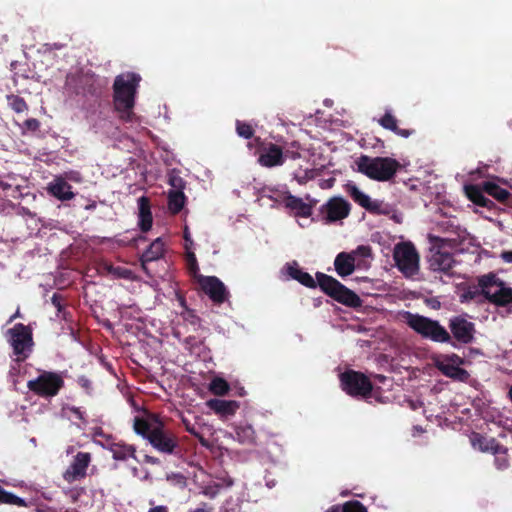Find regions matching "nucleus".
<instances>
[{
  "label": "nucleus",
  "mask_w": 512,
  "mask_h": 512,
  "mask_svg": "<svg viewBox=\"0 0 512 512\" xmlns=\"http://www.w3.org/2000/svg\"><path fill=\"white\" fill-rule=\"evenodd\" d=\"M345 190L348 193V195L353 199V201L356 202L359 206H361L365 210L369 208L371 198L367 194L362 192L355 184H346Z\"/></svg>",
  "instance_id": "cd10ccee"
},
{
  "label": "nucleus",
  "mask_w": 512,
  "mask_h": 512,
  "mask_svg": "<svg viewBox=\"0 0 512 512\" xmlns=\"http://www.w3.org/2000/svg\"><path fill=\"white\" fill-rule=\"evenodd\" d=\"M51 303L57 309L58 314L64 310L63 297L60 294L54 293L51 297Z\"/></svg>",
  "instance_id": "37998d69"
},
{
  "label": "nucleus",
  "mask_w": 512,
  "mask_h": 512,
  "mask_svg": "<svg viewBox=\"0 0 512 512\" xmlns=\"http://www.w3.org/2000/svg\"><path fill=\"white\" fill-rule=\"evenodd\" d=\"M428 262L431 270L442 272L450 277L454 275L453 268L456 260L452 253L436 250L431 254Z\"/></svg>",
  "instance_id": "f3484780"
},
{
  "label": "nucleus",
  "mask_w": 512,
  "mask_h": 512,
  "mask_svg": "<svg viewBox=\"0 0 512 512\" xmlns=\"http://www.w3.org/2000/svg\"><path fill=\"white\" fill-rule=\"evenodd\" d=\"M168 184L173 188L171 191H183L185 189L186 182L179 173L172 171L168 175Z\"/></svg>",
  "instance_id": "4c0bfd02"
},
{
  "label": "nucleus",
  "mask_w": 512,
  "mask_h": 512,
  "mask_svg": "<svg viewBox=\"0 0 512 512\" xmlns=\"http://www.w3.org/2000/svg\"><path fill=\"white\" fill-rule=\"evenodd\" d=\"M165 243L161 237L156 238L148 248L142 253L140 257V263L142 269L148 273L147 265L150 262L157 261L164 256Z\"/></svg>",
  "instance_id": "a211bd4d"
},
{
  "label": "nucleus",
  "mask_w": 512,
  "mask_h": 512,
  "mask_svg": "<svg viewBox=\"0 0 512 512\" xmlns=\"http://www.w3.org/2000/svg\"><path fill=\"white\" fill-rule=\"evenodd\" d=\"M186 196L183 191L168 192V209L172 214H178L184 208Z\"/></svg>",
  "instance_id": "c85d7f7f"
},
{
  "label": "nucleus",
  "mask_w": 512,
  "mask_h": 512,
  "mask_svg": "<svg viewBox=\"0 0 512 512\" xmlns=\"http://www.w3.org/2000/svg\"><path fill=\"white\" fill-rule=\"evenodd\" d=\"M448 327L450 330L451 341L446 342L454 348L460 345L471 344L475 339V324L464 316H454L449 319Z\"/></svg>",
  "instance_id": "9d476101"
},
{
  "label": "nucleus",
  "mask_w": 512,
  "mask_h": 512,
  "mask_svg": "<svg viewBox=\"0 0 512 512\" xmlns=\"http://www.w3.org/2000/svg\"><path fill=\"white\" fill-rule=\"evenodd\" d=\"M482 291L483 288L479 287L478 283L477 286L468 287L460 296L461 302L473 301L477 304H483L486 300H484V293Z\"/></svg>",
  "instance_id": "7c9ffc66"
},
{
  "label": "nucleus",
  "mask_w": 512,
  "mask_h": 512,
  "mask_svg": "<svg viewBox=\"0 0 512 512\" xmlns=\"http://www.w3.org/2000/svg\"><path fill=\"white\" fill-rule=\"evenodd\" d=\"M403 318L405 323L423 339L435 343L451 341L449 331L438 320L409 311L403 314Z\"/></svg>",
  "instance_id": "39448f33"
},
{
  "label": "nucleus",
  "mask_w": 512,
  "mask_h": 512,
  "mask_svg": "<svg viewBox=\"0 0 512 512\" xmlns=\"http://www.w3.org/2000/svg\"><path fill=\"white\" fill-rule=\"evenodd\" d=\"M355 163L358 172L379 182L391 180L401 168V164L391 157L361 155Z\"/></svg>",
  "instance_id": "20e7f679"
},
{
  "label": "nucleus",
  "mask_w": 512,
  "mask_h": 512,
  "mask_svg": "<svg viewBox=\"0 0 512 512\" xmlns=\"http://www.w3.org/2000/svg\"><path fill=\"white\" fill-rule=\"evenodd\" d=\"M353 256H360L363 258L372 257V248L369 245H359L355 250H353Z\"/></svg>",
  "instance_id": "a19ab883"
},
{
  "label": "nucleus",
  "mask_w": 512,
  "mask_h": 512,
  "mask_svg": "<svg viewBox=\"0 0 512 512\" xmlns=\"http://www.w3.org/2000/svg\"><path fill=\"white\" fill-rule=\"evenodd\" d=\"M485 193L483 183L481 185L470 184L465 186V194L471 202L477 206L490 209L493 202L485 196Z\"/></svg>",
  "instance_id": "4be33fe9"
},
{
  "label": "nucleus",
  "mask_w": 512,
  "mask_h": 512,
  "mask_svg": "<svg viewBox=\"0 0 512 512\" xmlns=\"http://www.w3.org/2000/svg\"><path fill=\"white\" fill-rule=\"evenodd\" d=\"M183 238L185 240V249L188 250L193 245V240L191 238L189 228L185 226L183 231Z\"/></svg>",
  "instance_id": "49530a36"
},
{
  "label": "nucleus",
  "mask_w": 512,
  "mask_h": 512,
  "mask_svg": "<svg viewBox=\"0 0 512 512\" xmlns=\"http://www.w3.org/2000/svg\"><path fill=\"white\" fill-rule=\"evenodd\" d=\"M445 361L447 363L453 364V365H461L463 364V359L458 356L457 354H451L445 357Z\"/></svg>",
  "instance_id": "a18cd8bd"
},
{
  "label": "nucleus",
  "mask_w": 512,
  "mask_h": 512,
  "mask_svg": "<svg viewBox=\"0 0 512 512\" xmlns=\"http://www.w3.org/2000/svg\"><path fill=\"white\" fill-rule=\"evenodd\" d=\"M65 88L75 95H97L99 87L94 73L77 71L66 76Z\"/></svg>",
  "instance_id": "9b49d317"
},
{
  "label": "nucleus",
  "mask_w": 512,
  "mask_h": 512,
  "mask_svg": "<svg viewBox=\"0 0 512 512\" xmlns=\"http://www.w3.org/2000/svg\"><path fill=\"white\" fill-rule=\"evenodd\" d=\"M343 511V505H333L329 509H327L326 512H342Z\"/></svg>",
  "instance_id": "6e6d98bb"
},
{
  "label": "nucleus",
  "mask_w": 512,
  "mask_h": 512,
  "mask_svg": "<svg viewBox=\"0 0 512 512\" xmlns=\"http://www.w3.org/2000/svg\"><path fill=\"white\" fill-rule=\"evenodd\" d=\"M0 504L16 505L18 507L27 506V503L23 498H20L17 495L6 491L1 486H0Z\"/></svg>",
  "instance_id": "72a5a7b5"
},
{
  "label": "nucleus",
  "mask_w": 512,
  "mask_h": 512,
  "mask_svg": "<svg viewBox=\"0 0 512 512\" xmlns=\"http://www.w3.org/2000/svg\"><path fill=\"white\" fill-rule=\"evenodd\" d=\"M207 405L215 413L222 416L233 415L239 408V404L233 400L211 399L207 402Z\"/></svg>",
  "instance_id": "393cba45"
},
{
  "label": "nucleus",
  "mask_w": 512,
  "mask_h": 512,
  "mask_svg": "<svg viewBox=\"0 0 512 512\" xmlns=\"http://www.w3.org/2000/svg\"><path fill=\"white\" fill-rule=\"evenodd\" d=\"M148 512H168V508L166 506L160 505L150 508Z\"/></svg>",
  "instance_id": "5fc2aeb1"
},
{
  "label": "nucleus",
  "mask_w": 512,
  "mask_h": 512,
  "mask_svg": "<svg viewBox=\"0 0 512 512\" xmlns=\"http://www.w3.org/2000/svg\"><path fill=\"white\" fill-rule=\"evenodd\" d=\"M255 145L259 148L258 163L266 168L281 166L285 162V155L280 146L274 143H265L260 137L254 138Z\"/></svg>",
  "instance_id": "ddd939ff"
},
{
  "label": "nucleus",
  "mask_w": 512,
  "mask_h": 512,
  "mask_svg": "<svg viewBox=\"0 0 512 512\" xmlns=\"http://www.w3.org/2000/svg\"><path fill=\"white\" fill-rule=\"evenodd\" d=\"M141 76L134 72H126L115 77L113 83L114 108L124 121H130L135 106V97Z\"/></svg>",
  "instance_id": "7ed1b4c3"
},
{
  "label": "nucleus",
  "mask_w": 512,
  "mask_h": 512,
  "mask_svg": "<svg viewBox=\"0 0 512 512\" xmlns=\"http://www.w3.org/2000/svg\"><path fill=\"white\" fill-rule=\"evenodd\" d=\"M366 210L371 214L385 215V216L391 214L394 211L393 207L390 204L385 203L382 200H377V199H375V200L371 199L369 208H367Z\"/></svg>",
  "instance_id": "473e14b6"
},
{
  "label": "nucleus",
  "mask_w": 512,
  "mask_h": 512,
  "mask_svg": "<svg viewBox=\"0 0 512 512\" xmlns=\"http://www.w3.org/2000/svg\"><path fill=\"white\" fill-rule=\"evenodd\" d=\"M19 316H20V314H19V311L17 310V311H16V313H15V314H13V315L10 317V319H9V321H8V322L10 323V322L14 321V320H15L17 317H19Z\"/></svg>",
  "instance_id": "bf43d9fd"
},
{
  "label": "nucleus",
  "mask_w": 512,
  "mask_h": 512,
  "mask_svg": "<svg viewBox=\"0 0 512 512\" xmlns=\"http://www.w3.org/2000/svg\"><path fill=\"white\" fill-rule=\"evenodd\" d=\"M203 493H204V495H206L210 498H214L218 494V486H215V487L208 486L204 489Z\"/></svg>",
  "instance_id": "de8ad7c7"
},
{
  "label": "nucleus",
  "mask_w": 512,
  "mask_h": 512,
  "mask_svg": "<svg viewBox=\"0 0 512 512\" xmlns=\"http://www.w3.org/2000/svg\"><path fill=\"white\" fill-rule=\"evenodd\" d=\"M199 284L203 292L216 304H222L228 299V291L224 283L216 276L199 277Z\"/></svg>",
  "instance_id": "dca6fc26"
},
{
  "label": "nucleus",
  "mask_w": 512,
  "mask_h": 512,
  "mask_svg": "<svg viewBox=\"0 0 512 512\" xmlns=\"http://www.w3.org/2000/svg\"><path fill=\"white\" fill-rule=\"evenodd\" d=\"M342 512H368L367 508L358 500H350L343 504Z\"/></svg>",
  "instance_id": "ea45409f"
},
{
  "label": "nucleus",
  "mask_w": 512,
  "mask_h": 512,
  "mask_svg": "<svg viewBox=\"0 0 512 512\" xmlns=\"http://www.w3.org/2000/svg\"><path fill=\"white\" fill-rule=\"evenodd\" d=\"M283 201L286 208L295 211L296 216L303 218H308L312 215L313 207L316 204V200H312L311 203H305L301 198L292 194L285 196Z\"/></svg>",
  "instance_id": "6ab92c4d"
},
{
  "label": "nucleus",
  "mask_w": 512,
  "mask_h": 512,
  "mask_svg": "<svg viewBox=\"0 0 512 512\" xmlns=\"http://www.w3.org/2000/svg\"><path fill=\"white\" fill-rule=\"evenodd\" d=\"M351 204L340 196H334L323 204L319 213L325 223L341 221L349 216Z\"/></svg>",
  "instance_id": "f8f14e48"
},
{
  "label": "nucleus",
  "mask_w": 512,
  "mask_h": 512,
  "mask_svg": "<svg viewBox=\"0 0 512 512\" xmlns=\"http://www.w3.org/2000/svg\"><path fill=\"white\" fill-rule=\"evenodd\" d=\"M138 226L144 233L151 230L153 225V216L151 212L150 199L146 196L138 198Z\"/></svg>",
  "instance_id": "aec40b11"
},
{
  "label": "nucleus",
  "mask_w": 512,
  "mask_h": 512,
  "mask_svg": "<svg viewBox=\"0 0 512 512\" xmlns=\"http://www.w3.org/2000/svg\"><path fill=\"white\" fill-rule=\"evenodd\" d=\"M51 195L61 201H68L74 198L75 194L72 191V186L64 179H57L48 187Z\"/></svg>",
  "instance_id": "5701e85b"
},
{
  "label": "nucleus",
  "mask_w": 512,
  "mask_h": 512,
  "mask_svg": "<svg viewBox=\"0 0 512 512\" xmlns=\"http://www.w3.org/2000/svg\"><path fill=\"white\" fill-rule=\"evenodd\" d=\"M22 128L31 132H36L40 128V122L36 118L26 119L23 122Z\"/></svg>",
  "instance_id": "79ce46f5"
},
{
  "label": "nucleus",
  "mask_w": 512,
  "mask_h": 512,
  "mask_svg": "<svg viewBox=\"0 0 512 512\" xmlns=\"http://www.w3.org/2000/svg\"><path fill=\"white\" fill-rule=\"evenodd\" d=\"M68 410L75 415L80 421L86 422L85 413L79 407H68Z\"/></svg>",
  "instance_id": "c03bdc74"
},
{
  "label": "nucleus",
  "mask_w": 512,
  "mask_h": 512,
  "mask_svg": "<svg viewBox=\"0 0 512 512\" xmlns=\"http://www.w3.org/2000/svg\"><path fill=\"white\" fill-rule=\"evenodd\" d=\"M483 189L489 196H492L501 203H507L508 200L512 197L511 193L507 189L502 188L498 184L491 181L483 182Z\"/></svg>",
  "instance_id": "a878e982"
},
{
  "label": "nucleus",
  "mask_w": 512,
  "mask_h": 512,
  "mask_svg": "<svg viewBox=\"0 0 512 512\" xmlns=\"http://www.w3.org/2000/svg\"><path fill=\"white\" fill-rule=\"evenodd\" d=\"M189 317H190L189 321H190L191 324H193V325H199L200 324L201 319L197 315H195L193 313H189Z\"/></svg>",
  "instance_id": "864d4df0"
},
{
  "label": "nucleus",
  "mask_w": 512,
  "mask_h": 512,
  "mask_svg": "<svg viewBox=\"0 0 512 512\" xmlns=\"http://www.w3.org/2000/svg\"><path fill=\"white\" fill-rule=\"evenodd\" d=\"M133 429L162 454L177 455L181 451L177 435L166 426L158 414L136 416L133 420Z\"/></svg>",
  "instance_id": "f03ea898"
},
{
  "label": "nucleus",
  "mask_w": 512,
  "mask_h": 512,
  "mask_svg": "<svg viewBox=\"0 0 512 512\" xmlns=\"http://www.w3.org/2000/svg\"><path fill=\"white\" fill-rule=\"evenodd\" d=\"M187 256H188V260H189V264H190V269H193V270L198 269L195 254L193 252H188Z\"/></svg>",
  "instance_id": "09e8293b"
},
{
  "label": "nucleus",
  "mask_w": 512,
  "mask_h": 512,
  "mask_svg": "<svg viewBox=\"0 0 512 512\" xmlns=\"http://www.w3.org/2000/svg\"><path fill=\"white\" fill-rule=\"evenodd\" d=\"M235 128L237 135L241 138L252 139L254 137V128L252 127L251 124L245 121L236 120Z\"/></svg>",
  "instance_id": "c9c22d12"
},
{
  "label": "nucleus",
  "mask_w": 512,
  "mask_h": 512,
  "mask_svg": "<svg viewBox=\"0 0 512 512\" xmlns=\"http://www.w3.org/2000/svg\"><path fill=\"white\" fill-rule=\"evenodd\" d=\"M209 390L214 395L224 396L229 392L230 386L225 379L216 377L210 382Z\"/></svg>",
  "instance_id": "f704fd0d"
},
{
  "label": "nucleus",
  "mask_w": 512,
  "mask_h": 512,
  "mask_svg": "<svg viewBox=\"0 0 512 512\" xmlns=\"http://www.w3.org/2000/svg\"><path fill=\"white\" fill-rule=\"evenodd\" d=\"M79 385L87 391L91 388V381L86 377H80L78 380Z\"/></svg>",
  "instance_id": "3c124183"
},
{
  "label": "nucleus",
  "mask_w": 512,
  "mask_h": 512,
  "mask_svg": "<svg viewBox=\"0 0 512 512\" xmlns=\"http://www.w3.org/2000/svg\"><path fill=\"white\" fill-rule=\"evenodd\" d=\"M91 460L92 456L89 452H78L63 472V479L69 484L83 480L87 476Z\"/></svg>",
  "instance_id": "4468645a"
},
{
  "label": "nucleus",
  "mask_w": 512,
  "mask_h": 512,
  "mask_svg": "<svg viewBox=\"0 0 512 512\" xmlns=\"http://www.w3.org/2000/svg\"><path fill=\"white\" fill-rule=\"evenodd\" d=\"M219 512H241V502L230 497L224 501Z\"/></svg>",
  "instance_id": "58836bf2"
},
{
  "label": "nucleus",
  "mask_w": 512,
  "mask_h": 512,
  "mask_svg": "<svg viewBox=\"0 0 512 512\" xmlns=\"http://www.w3.org/2000/svg\"><path fill=\"white\" fill-rule=\"evenodd\" d=\"M360 281H363L364 283L371 284V280L369 278H367V277L361 278Z\"/></svg>",
  "instance_id": "052dcab7"
},
{
  "label": "nucleus",
  "mask_w": 512,
  "mask_h": 512,
  "mask_svg": "<svg viewBox=\"0 0 512 512\" xmlns=\"http://www.w3.org/2000/svg\"><path fill=\"white\" fill-rule=\"evenodd\" d=\"M27 387L39 397L52 398L64 387V379L59 373L43 371L37 378L29 380Z\"/></svg>",
  "instance_id": "6e6552de"
},
{
  "label": "nucleus",
  "mask_w": 512,
  "mask_h": 512,
  "mask_svg": "<svg viewBox=\"0 0 512 512\" xmlns=\"http://www.w3.org/2000/svg\"><path fill=\"white\" fill-rule=\"evenodd\" d=\"M479 287L483 288L484 300L496 307L512 305V287L499 278L494 272L478 277Z\"/></svg>",
  "instance_id": "423d86ee"
},
{
  "label": "nucleus",
  "mask_w": 512,
  "mask_h": 512,
  "mask_svg": "<svg viewBox=\"0 0 512 512\" xmlns=\"http://www.w3.org/2000/svg\"><path fill=\"white\" fill-rule=\"evenodd\" d=\"M144 462L151 464V465H159L160 464V460L157 457L150 456V455L144 456Z\"/></svg>",
  "instance_id": "603ef678"
},
{
  "label": "nucleus",
  "mask_w": 512,
  "mask_h": 512,
  "mask_svg": "<svg viewBox=\"0 0 512 512\" xmlns=\"http://www.w3.org/2000/svg\"><path fill=\"white\" fill-rule=\"evenodd\" d=\"M8 332L11 336L10 341L14 354L23 356V359L27 358L28 355L25 354V350L33 344L31 329L22 323H17Z\"/></svg>",
  "instance_id": "2eb2a0df"
},
{
  "label": "nucleus",
  "mask_w": 512,
  "mask_h": 512,
  "mask_svg": "<svg viewBox=\"0 0 512 512\" xmlns=\"http://www.w3.org/2000/svg\"><path fill=\"white\" fill-rule=\"evenodd\" d=\"M300 157V154L299 153H291V158L293 159H296V158H299Z\"/></svg>",
  "instance_id": "680f3d73"
},
{
  "label": "nucleus",
  "mask_w": 512,
  "mask_h": 512,
  "mask_svg": "<svg viewBox=\"0 0 512 512\" xmlns=\"http://www.w3.org/2000/svg\"><path fill=\"white\" fill-rule=\"evenodd\" d=\"M186 431L189 432L191 435L199 436V433L196 431V429L193 426H190L186 424Z\"/></svg>",
  "instance_id": "4d7b16f0"
},
{
  "label": "nucleus",
  "mask_w": 512,
  "mask_h": 512,
  "mask_svg": "<svg viewBox=\"0 0 512 512\" xmlns=\"http://www.w3.org/2000/svg\"><path fill=\"white\" fill-rule=\"evenodd\" d=\"M235 437L241 444H254L256 435L255 430L251 425H239L235 428Z\"/></svg>",
  "instance_id": "c756f323"
},
{
  "label": "nucleus",
  "mask_w": 512,
  "mask_h": 512,
  "mask_svg": "<svg viewBox=\"0 0 512 512\" xmlns=\"http://www.w3.org/2000/svg\"><path fill=\"white\" fill-rule=\"evenodd\" d=\"M7 100L11 109L16 113H22L28 110L26 101L18 95H9L7 96Z\"/></svg>",
  "instance_id": "e433bc0d"
},
{
  "label": "nucleus",
  "mask_w": 512,
  "mask_h": 512,
  "mask_svg": "<svg viewBox=\"0 0 512 512\" xmlns=\"http://www.w3.org/2000/svg\"><path fill=\"white\" fill-rule=\"evenodd\" d=\"M205 507H206V503L203 504V507L196 508L195 510H193L191 512H211V508L206 509Z\"/></svg>",
  "instance_id": "13d9d810"
},
{
  "label": "nucleus",
  "mask_w": 512,
  "mask_h": 512,
  "mask_svg": "<svg viewBox=\"0 0 512 512\" xmlns=\"http://www.w3.org/2000/svg\"><path fill=\"white\" fill-rule=\"evenodd\" d=\"M379 124L387 130H390L397 134L400 137L408 138L415 133L413 129H401L398 127V120L396 117L390 112H385V114L379 119Z\"/></svg>",
  "instance_id": "b1692460"
},
{
  "label": "nucleus",
  "mask_w": 512,
  "mask_h": 512,
  "mask_svg": "<svg viewBox=\"0 0 512 512\" xmlns=\"http://www.w3.org/2000/svg\"><path fill=\"white\" fill-rule=\"evenodd\" d=\"M334 267L340 277L351 275L355 270V257L353 253L340 252L334 260Z\"/></svg>",
  "instance_id": "412c9836"
},
{
  "label": "nucleus",
  "mask_w": 512,
  "mask_h": 512,
  "mask_svg": "<svg viewBox=\"0 0 512 512\" xmlns=\"http://www.w3.org/2000/svg\"><path fill=\"white\" fill-rule=\"evenodd\" d=\"M112 457L117 461H126L128 458H135L136 449L125 443H114L110 446Z\"/></svg>",
  "instance_id": "bb28decb"
},
{
  "label": "nucleus",
  "mask_w": 512,
  "mask_h": 512,
  "mask_svg": "<svg viewBox=\"0 0 512 512\" xmlns=\"http://www.w3.org/2000/svg\"><path fill=\"white\" fill-rule=\"evenodd\" d=\"M437 367L445 376L454 379H462V376L467 374L466 370L460 368L459 365L439 362Z\"/></svg>",
  "instance_id": "2f4dec72"
},
{
  "label": "nucleus",
  "mask_w": 512,
  "mask_h": 512,
  "mask_svg": "<svg viewBox=\"0 0 512 512\" xmlns=\"http://www.w3.org/2000/svg\"><path fill=\"white\" fill-rule=\"evenodd\" d=\"M342 390L351 397L369 398L373 390V383L364 373L352 369L339 375Z\"/></svg>",
  "instance_id": "0eeeda50"
},
{
  "label": "nucleus",
  "mask_w": 512,
  "mask_h": 512,
  "mask_svg": "<svg viewBox=\"0 0 512 512\" xmlns=\"http://www.w3.org/2000/svg\"><path fill=\"white\" fill-rule=\"evenodd\" d=\"M500 258L506 263H512V250L502 251Z\"/></svg>",
  "instance_id": "8fccbe9b"
},
{
  "label": "nucleus",
  "mask_w": 512,
  "mask_h": 512,
  "mask_svg": "<svg viewBox=\"0 0 512 512\" xmlns=\"http://www.w3.org/2000/svg\"><path fill=\"white\" fill-rule=\"evenodd\" d=\"M397 268L405 276H414L419 270V254L411 242L398 243L393 252Z\"/></svg>",
  "instance_id": "1a4fd4ad"
},
{
  "label": "nucleus",
  "mask_w": 512,
  "mask_h": 512,
  "mask_svg": "<svg viewBox=\"0 0 512 512\" xmlns=\"http://www.w3.org/2000/svg\"><path fill=\"white\" fill-rule=\"evenodd\" d=\"M287 274L294 280L298 281L307 288H319L333 300L351 308H359L362 306V300L352 290L343 285L334 277L323 272L315 274L316 280L308 273L299 268L296 261L287 264Z\"/></svg>",
  "instance_id": "f257e3e1"
}]
</instances>
